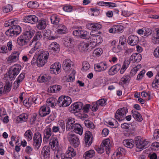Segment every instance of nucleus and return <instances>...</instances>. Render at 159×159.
I'll return each instance as SVG.
<instances>
[{
    "instance_id": "f257e3e1",
    "label": "nucleus",
    "mask_w": 159,
    "mask_h": 159,
    "mask_svg": "<svg viewBox=\"0 0 159 159\" xmlns=\"http://www.w3.org/2000/svg\"><path fill=\"white\" fill-rule=\"evenodd\" d=\"M49 53L48 51L41 52L38 55H35L31 61V64L32 65L36 63L39 67L43 66L47 62Z\"/></svg>"
},
{
    "instance_id": "f03ea898",
    "label": "nucleus",
    "mask_w": 159,
    "mask_h": 159,
    "mask_svg": "<svg viewBox=\"0 0 159 159\" xmlns=\"http://www.w3.org/2000/svg\"><path fill=\"white\" fill-rule=\"evenodd\" d=\"M75 120L72 118L67 119L66 123V130H72L75 133L82 135L83 133V129L81 125L78 123H75Z\"/></svg>"
},
{
    "instance_id": "7ed1b4c3",
    "label": "nucleus",
    "mask_w": 159,
    "mask_h": 159,
    "mask_svg": "<svg viewBox=\"0 0 159 159\" xmlns=\"http://www.w3.org/2000/svg\"><path fill=\"white\" fill-rule=\"evenodd\" d=\"M34 31H26L18 37L17 42L20 46L25 45L29 42L30 40L34 34Z\"/></svg>"
},
{
    "instance_id": "20e7f679",
    "label": "nucleus",
    "mask_w": 159,
    "mask_h": 159,
    "mask_svg": "<svg viewBox=\"0 0 159 159\" xmlns=\"http://www.w3.org/2000/svg\"><path fill=\"white\" fill-rule=\"evenodd\" d=\"M21 69L20 65L16 64L13 66L11 67L8 72V76L10 80L15 79L16 76L19 73Z\"/></svg>"
},
{
    "instance_id": "39448f33",
    "label": "nucleus",
    "mask_w": 159,
    "mask_h": 159,
    "mask_svg": "<svg viewBox=\"0 0 159 159\" xmlns=\"http://www.w3.org/2000/svg\"><path fill=\"white\" fill-rule=\"evenodd\" d=\"M21 32V28L18 25L10 27V28L5 32L6 35L9 37H15L19 34Z\"/></svg>"
},
{
    "instance_id": "423d86ee",
    "label": "nucleus",
    "mask_w": 159,
    "mask_h": 159,
    "mask_svg": "<svg viewBox=\"0 0 159 159\" xmlns=\"http://www.w3.org/2000/svg\"><path fill=\"white\" fill-rule=\"evenodd\" d=\"M128 112V109L126 107L120 108L116 111L115 117L119 121L124 120L125 119L124 116Z\"/></svg>"
},
{
    "instance_id": "0eeeda50",
    "label": "nucleus",
    "mask_w": 159,
    "mask_h": 159,
    "mask_svg": "<svg viewBox=\"0 0 159 159\" xmlns=\"http://www.w3.org/2000/svg\"><path fill=\"white\" fill-rule=\"evenodd\" d=\"M67 139L70 143L75 148L80 144L79 139L77 136L72 132L69 133L67 135Z\"/></svg>"
},
{
    "instance_id": "6e6552de",
    "label": "nucleus",
    "mask_w": 159,
    "mask_h": 159,
    "mask_svg": "<svg viewBox=\"0 0 159 159\" xmlns=\"http://www.w3.org/2000/svg\"><path fill=\"white\" fill-rule=\"evenodd\" d=\"M72 63V62L69 59L65 60L63 62V69L67 73H69L70 71L74 70L72 67L73 66Z\"/></svg>"
},
{
    "instance_id": "1a4fd4ad",
    "label": "nucleus",
    "mask_w": 159,
    "mask_h": 159,
    "mask_svg": "<svg viewBox=\"0 0 159 159\" xmlns=\"http://www.w3.org/2000/svg\"><path fill=\"white\" fill-rule=\"evenodd\" d=\"M76 153L74 152V149L71 147H69L66 153L61 154V156L62 159H72V157H74Z\"/></svg>"
},
{
    "instance_id": "9d476101",
    "label": "nucleus",
    "mask_w": 159,
    "mask_h": 159,
    "mask_svg": "<svg viewBox=\"0 0 159 159\" xmlns=\"http://www.w3.org/2000/svg\"><path fill=\"white\" fill-rule=\"evenodd\" d=\"M50 148L48 146H45L42 149L41 155L43 159H50Z\"/></svg>"
},
{
    "instance_id": "9b49d317",
    "label": "nucleus",
    "mask_w": 159,
    "mask_h": 159,
    "mask_svg": "<svg viewBox=\"0 0 159 159\" xmlns=\"http://www.w3.org/2000/svg\"><path fill=\"white\" fill-rule=\"evenodd\" d=\"M61 65L60 63L57 62L52 64L50 68V71L52 74H57L61 71Z\"/></svg>"
},
{
    "instance_id": "f8f14e48",
    "label": "nucleus",
    "mask_w": 159,
    "mask_h": 159,
    "mask_svg": "<svg viewBox=\"0 0 159 159\" xmlns=\"http://www.w3.org/2000/svg\"><path fill=\"white\" fill-rule=\"evenodd\" d=\"M23 20L25 22L34 24L38 21V18L35 15H31L24 17Z\"/></svg>"
},
{
    "instance_id": "ddd939ff",
    "label": "nucleus",
    "mask_w": 159,
    "mask_h": 159,
    "mask_svg": "<svg viewBox=\"0 0 159 159\" xmlns=\"http://www.w3.org/2000/svg\"><path fill=\"white\" fill-rule=\"evenodd\" d=\"M93 135L89 131H86L85 133L84 141L86 146L91 145L93 142Z\"/></svg>"
},
{
    "instance_id": "4468645a",
    "label": "nucleus",
    "mask_w": 159,
    "mask_h": 159,
    "mask_svg": "<svg viewBox=\"0 0 159 159\" xmlns=\"http://www.w3.org/2000/svg\"><path fill=\"white\" fill-rule=\"evenodd\" d=\"M44 136L43 140L44 141H46L52 136L54 135L53 133L52 130V128L49 126L46 127L43 131Z\"/></svg>"
},
{
    "instance_id": "2eb2a0df",
    "label": "nucleus",
    "mask_w": 159,
    "mask_h": 159,
    "mask_svg": "<svg viewBox=\"0 0 159 159\" xmlns=\"http://www.w3.org/2000/svg\"><path fill=\"white\" fill-rule=\"evenodd\" d=\"M48 50L52 53H58L60 50V46L56 42H52L49 46Z\"/></svg>"
},
{
    "instance_id": "dca6fc26",
    "label": "nucleus",
    "mask_w": 159,
    "mask_h": 159,
    "mask_svg": "<svg viewBox=\"0 0 159 159\" xmlns=\"http://www.w3.org/2000/svg\"><path fill=\"white\" fill-rule=\"evenodd\" d=\"M83 104L80 102H75L71 106V111L74 113L79 112L82 109Z\"/></svg>"
},
{
    "instance_id": "f3484780",
    "label": "nucleus",
    "mask_w": 159,
    "mask_h": 159,
    "mask_svg": "<svg viewBox=\"0 0 159 159\" xmlns=\"http://www.w3.org/2000/svg\"><path fill=\"white\" fill-rule=\"evenodd\" d=\"M50 112V108L49 107L43 106L40 108L39 114L41 117H43L49 114Z\"/></svg>"
},
{
    "instance_id": "a211bd4d",
    "label": "nucleus",
    "mask_w": 159,
    "mask_h": 159,
    "mask_svg": "<svg viewBox=\"0 0 159 159\" xmlns=\"http://www.w3.org/2000/svg\"><path fill=\"white\" fill-rule=\"evenodd\" d=\"M139 42V38L138 36L135 35L130 36L127 40L128 43L132 46L137 45Z\"/></svg>"
},
{
    "instance_id": "6ab92c4d",
    "label": "nucleus",
    "mask_w": 159,
    "mask_h": 159,
    "mask_svg": "<svg viewBox=\"0 0 159 159\" xmlns=\"http://www.w3.org/2000/svg\"><path fill=\"white\" fill-rule=\"evenodd\" d=\"M20 53L18 51L13 52L11 55L8 57L7 61L9 63L16 62L18 59Z\"/></svg>"
},
{
    "instance_id": "aec40b11",
    "label": "nucleus",
    "mask_w": 159,
    "mask_h": 159,
    "mask_svg": "<svg viewBox=\"0 0 159 159\" xmlns=\"http://www.w3.org/2000/svg\"><path fill=\"white\" fill-rule=\"evenodd\" d=\"M120 65L118 64L112 66L109 70V75H113L116 74L120 70Z\"/></svg>"
},
{
    "instance_id": "412c9836",
    "label": "nucleus",
    "mask_w": 159,
    "mask_h": 159,
    "mask_svg": "<svg viewBox=\"0 0 159 159\" xmlns=\"http://www.w3.org/2000/svg\"><path fill=\"white\" fill-rule=\"evenodd\" d=\"M28 117V114L27 113H24L21 114L17 117L16 123H19L26 122L27 120Z\"/></svg>"
},
{
    "instance_id": "4be33fe9",
    "label": "nucleus",
    "mask_w": 159,
    "mask_h": 159,
    "mask_svg": "<svg viewBox=\"0 0 159 159\" xmlns=\"http://www.w3.org/2000/svg\"><path fill=\"white\" fill-rule=\"evenodd\" d=\"M142 58V56L139 53H134L131 56L130 58V61H132V62H136L137 63L140 61Z\"/></svg>"
},
{
    "instance_id": "5701e85b",
    "label": "nucleus",
    "mask_w": 159,
    "mask_h": 159,
    "mask_svg": "<svg viewBox=\"0 0 159 159\" xmlns=\"http://www.w3.org/2000/svg\"><path fill=\"white\" fill-rule=\"evenodd\" d=\"M87 27L89 29L95 31L100 29L102 26L101 25L98 23H89L87 25Z\"/></svg>"
},
{
    "instance_id": "b1692460",
    "label": "nucleus",
    "mask_w": 159,
    "mask_h": 159,
    "mask_svg": "<svg viewBox=\"0 0 159 159\" xmlns=\"http://www.w3.org/2000/svg\"><path fill=\"white\" fill-rule=\"evenodd\" d=\"M134 141L131 139H127L123 141V144L125 147L129 148H132L134 146Z\"/></svg>"
},
{
    "instance_id": "393cba45",
    "label": "nucleus",
    "mask_w": 159,
    "mask_h": 159,
    "mask_svg": "<svg viewBox=\"0 0 159 159\" xmlns=\"http://www.w3.org/2000/svg\"><path fill=\"white\" fill-rule=\"evenodd\" d=\"M49 144L52 148L56 149L58 147V142L57 137L51 138L49 141Z\"/></svg>"
},
{
    "instance_id": "a878e982",
    "label": "nucleus",
    "mask_w": 159,
    "mask_h": 159,
    "mask_svg": "<svg viewBox=\"0 0 159 159\" xmlns=\"http://www.w3.org/2000/svg\"><path fill=\"white\" fill-rule=\"evenodd\" d=\"M110 140L109 139H106L103 141L102 143L103 145L102 147L105 149L106 153L109 154L110 152V147L109 146Z\"/></svg>"
},
{
    "instance_id": "bb28decb",
    "label": "nucleus",
    "mask_w": 159,
    "mask_h": 159,
    "mask_svg": "<svg viewBox=\"0 0 159 159\" xmlns=\"http://www.w3.org/2000/svg\"><path fill=\"white\" fill-rule=\"evenodd\" d=\"M129 125H130L129 124L124 123L121 125V127L123 129H128L127 131L128 135H131L134 133L135 130L134 128L132 129H129L130 126H129Z\"/></svg>"
},
{
    "instance_id": "cd10ccee",
    "label": "nucleus",
    "mask_w": 159,
    "mask_h": 159,
    "mask_svg": "<svg viewBox=\"0 0 159 159\" xmlns=\"http://www.w3.org/2000/svg\"><path fill=\"white\" fill-rule=\"evenodd\" d=\"M134 144H136L137 148L143 149V140L141 139L140 136H139L135 137Z\"/></svg>"
},
{
    "instance_id": "c85d7f7f",
    "label": "nucleus",
    "mask_w": 159,
    "mask_h": 159,
    "mask_svg": "<svg viewBox=\"0 0 159 159\" xmlns=\"http://www.w3.org/2000/svg\"><path fill=\"white\" fill-rule=\"evenodd\" d=\"M89 45V43H83L80 44L79 48L81 52H89L90 51L88 48Z\"/></svg>"
},
{
    "instance_id": "c756f323",
    "label": "nucleus",
    "mask_w": 159,
    "mask_h": 159,
    "mask_svg": "<svg viewBox=\"0 0 159 159\" xmlns=\"http://www.w3.org/2000/svg\"><path fill=\"white\" fill-rule=\"evenodd\" d=\"M18 21L16 20L10 19L5 22L4 26L5 27L17 26Z\"/></svg>"
},
{
    "instance_id": "7c9ffc66",
    "label": "nucleus",
    "mask_w": 159,
    "mask_h": 159,
    "mask_svg": "<svg viewBox=\"0 0 159 159\" xmlns=\"http://www.w3.org/2000/svg\"><path fill=\"white\" fill-rule=\"evenodd\" d=\"M131 112L133 116L136 120L140 122L142 120L143 118L139 112L133 110L131 111Z\"/></svg>"
},
{
    "instance_id": "2f4dec72",
    "label": "nucleus",
    "mask_w": 159,
    "mask_h": 159,
    "mask_svg": "<svg viewBox=\"0 0 159 159\" xmlns=\"http://www.w3.org/2000/svg\"><path fill=\"white\" fill-rule=\"evenodd\" d=\"M95 155V151L93 150L87 151L84 154V158L85 159H89L93 157Z\"/></svg>"
},
{
    "instance_id": "473e14b6",
    "label": "nucleus",
    "mask_w": 159,
    "mask_h": 159,
    "mask_svg": "<svg viewBox=\"0 0 159 159\" xmlns=\"http://www.w3.org/2000/svg\"><path fill=\"white\" fill-rule=\"evenodd\" d=\"M67 31V28L65 25H59L57 27V32L61 34H65Z\"/></svg>"
},
{
    "instance_id": "72a5a7b5",
    "label": "nucleus",
    "mask_w": 159,
    "mask_h": 159,
    "mask_svg": "<svg viewBox=\"0 0 159 159\" xmlns=\"http://www.w3.org/2000/svg\"><path fill=\"white\" fill-rule=\"evenodd\" d=\"M47 26L46 22L44 19H41L38 21V24L37 25V28L40 30H44Z\"/></svg>"
},
{
    "instance_id": "f704fd0d",
    "label": "nucleus",
    "mask_w": 159,
    "mask_h": 159,
    "mask_svg": "<svg viewBox=\"0 0 159 159\" xmlns=\"http://www.w3.org/2000/svg\"><path fill=\"white\" fill-rule=\"evenodd\" d=\"M51 22L55 25H57L60 21V19L56 14H53L50 17Z\"/></svg>"
},
{
    "instance_id": "c9c22d12",
    "label": "nucleus",
    "mask_w": 159,
    "mask_h": 159,
    "mask_svg": "<svg viewBox=\"0 0 159 159\" xmlns=\"http://www.w3.org/2000/svg\"><path fill=\"white\" fill-rule=\"evenodd\" d=\"M63 103H62V107H66L68 106L71 102V99L70 97L64 96Z\"/></svg>"
},
{
    "instance_id": "e433bc0d",
    "label": "nucleus",
    "mask_w": 159,
    "mask_h": 159,
    "mask_svg": "<svg viewBox=\"0 0 159 159\" xmlns=\"http://www.w3.org/2000/svg\"><path fill=\"white\" fill-rule=\"evenodd\" d=\"M61 89V86L59 85H53L51 86L48 89L49 92L57 93Z\"/></svg>"
},
{
    "instance_id": "4c0bfd02",
    "label": "nucleus",
    "mask_w": 159,
    "mask_h": 159,
    "mask_svg": "<svg viewBox=\"0 0 159 159\" xmlns=\"http://www.w3.org/2000/svg\"><path fill=\"white\" fill-rule=\"evenodd\" d=\"M83 39H86L88 40L91 39L92 38L88 35V33L87 31L81 29L80 34L79 38Z\"/></svg>"
},
{
    "instance_id": "58836bf2",
    "label": "nucleus",
    "mask_w": 159,
    "mask_h": 159,
    "mask_svg": "<svg viewBox=\"0 0 159 159\" xmlns=\"http://www.w3.org/2000/svg\"><path fill=\"white\" fill-rule=\"evenodd\" d=\"M37 99H35V100L33 99H30L29 98H27L24 100L23 101V104L24 105L26 106L27 107H30L32 104V101H33V102L35 104L36 103L35 101Z\"/></svg>"
},
{
    "instance_id": "ea45409f",
    "label": "nucleus",
    "mask_w": 159,
    "mask_h": 159,
    "mask_svg": "<svg viewBox=\"0 0 159 159\" xmlns=\"http://www.w3.org/2000/svg\"><path fill=\"white\" fill-rule=\"evenodd\" d=\"M42 37V36L41 35V32L39 31H38L35 34L33 39L31 40V42H30V45H32V43L36 41H37L40 40Z\"/></svg>"
},
{
    "instance_id": "a19ab883",
    "label": "nucleus",
    "mask_w": 159,
    "mask_h": 159,
    "mask_svg": "<svg viewBox=\"0 0 159 159\" xmlns=\"http://www.w3.org/2000/svg\"><path fill=\"white\" fill-rule=\"evenodd\" d=\"M24 137L28 141L32 140L33 137V133L30 129H29L26 131L24 134Z\"/></svg>"
},
{
    "instance_id": "79ce46f5",
    "label": "nucleus",
    "mask_w": 159,
    "mask_h": 159,
    "mask_svg": "<svg viewBox=\"0 0 159 159\" xmlns=\"http://www.w3.org/2000/svg\"><path fill=\"white\" fill-rule=\"evenodd\" d=\"M33 43L34 44V47L30 51V54L33 53L35 51L40 48L41 46V43L39 41L34 42Z\"/></svg>"
},
{
    "instance_id": "37998d69",
    "label": "nucleus",
    "mask_w": 159,
    "mask_h": 159,
    "mask_svg": "<svg viewBox=\"0 0 159 159\" xmlns=\"http://www.w3.org/2000/svg\"><path fill=\"white\" fill-rule=\"evenodd\" d=\"M50 79V77L48 76L47 75H45L42 76H39L38 79V80L39 81V82L42 83L46 82Z\"/></svg>"
},
{
    "instance_id": "c03bdc74",
    "label": "nucleus",
    "mask_w": 159,
    "mask_h": 159,
    "mask_svg": "<svg viewBox=\"0 0 159 159\" xmlns=\"http://www.w3.org/2000/svg\"><path fill=\"white\" fill-rule=\"evenodd\" d=\"M46 105L48 106L53 107L56 106L55 99L54 98H49L46 101Z\"/></svg>"
},
{
    "instance_id": "a18cd8bd",
    "label": "nucleus",
    "mask_w": 159,
    "mask_h": 159,
    "mask_svg": "<svg viewBox=\"0 0 159 159\" xmlns=\"http://www.w3.org/2000/svg\"><path fill=\"white\" fill-rule=\"evenodd\" d=\"M152 42L154 44L159 43V28L157 31V34L154 35L152 38Z\"/></svg>"
},
{
    "instance_id": "49530a36",
    "label": "nucleus",
    "mask_w": 159,
    "mask_h": 159,
    "mask_svg": "<svg viewBox=\"0 0 159 159\" xmlns=\"http://www.w3.org/2000/svg\"><path fill=\"white\" fill-rule=\"evenodd\" d=\"M125 152V149L121 147L119 148L114 153V155H116L118 158V156H122L123 154H124Z\"/></svg>"
},
{
    "instance_id": "de8ad7c7",
    "label": "nucleus",
    "mask_w": 159,
    "mask_h": 159,
    "mask_svg": "<svg viewBox=\"0 0 159 159\" xmlns=\"http://www.w3.org/2000/svg\"><path fill=\"white\" fill-rule=\"evenodd\" d=\"M84 124L85 126L88 128L93 129L95 128V126L93 122L89 120H85L84 122Z\"/></svg>"
},
{
    "instance_id": "09e8293b",
    "label": "nucleus",
    "mask_w": 159,
    "mask_h": 159,
    "mask_svg": "<svg viewBox=\"0 0 159 159\" xmlns=\"http://www.w3.org/2000/svg\"><path fill=\"white\" fill-rule=\"evenodd\" d=\"M76 72L75 70H73L69 76V77L67 79V81L68 82H72L75 80V75Z\"/></svg>"
},
{
    "instance_id": "8fccbe9b",
    "label": "nucleus",
    "mask_w": 159,
    "mask_h": 159,
    "mask_svg": "<svg viewBox=\"0 0 159 159\" xmlns=\"http://www.w3.org/2000/svg\"><path fill=\"white\" fill-rule=\"evenodd\" d=\"M77 27V28H75V30L73 31V34L74 36L76 37L77 38H79L80 36V31L81 29H82V28L81 27Z\"/></svg>"
},
{
    "instance_id": "3c124183",
    "label": "nucleus",
    "mask_w": 159,
    "mask_h": 159,
    "mask_svg": "<svg viewBox=\"0 0 159 159\" xmlns=\"http://www.w3.org/2000/svg\"><path fill=\"white\" fill-rule=\"evenodd\" d=\"M131 79L130 76L129 75H125L123 77H122L121 80V82L123 83L126 84L127 83L129 82Z\"/></svg>"
},
{
    "instance_id": "603ef678",
    "label": "nucleus",
    "mask_w": 159,
    "mask_h": 159,
    "mask_svg": "<svg viewBox=\"0 0 159 159\" xmlns=\"http://www.w3.org/2000/svg\"><path fill=\"white\" fill-rule=\"evenodd\" d=\"M102 49L101 48H98L93 51V54L94 56L99 57L102 54Z\"/></svg>"
},
{
    "instance_id": "864d4df0",
    "label": "nucleus",
    "mask_w": 159,
    "mask_h": 159,
    "mask_svg": "<svg viewBox=\"0 0 159 159\" xmlns=\"http://www.w3.org/2000/svg\"><path fill=\"white\" fill-rule=\"evenodd\" d=\"M33 145L35 150H38L41 146L42 141L38 140H33Z\"/></svg>"
},
{
    "instance_id": "5fc2aeb1",
    "label": "nucleus",
    "mask_w": 159,
    "mask_h": 159,
    "mask_svg": "<svg viewBox=\"0 0 159 159\" xmlns=\"http://www.w3.org/2000/svg\"><path fill=\"white\" fill-rule=\"evenodd\" d=\"M38 140L42 141V138L41 134L39 132H36L34 134L33 140Z\"/></svg>"
},
{
    "instance_id": "6e6d98bb",
    "label": "nucleus",
    "mask_w": 159,
    "mask_h": 159,
    "mask_svg": "<svg viewBox=\"0 0 159 159\" xmlns=\"http://www.w3.org/2000/svg\"><path fill=\"white\" fill-rule=\"evenodd\" d=\"M3 11L5 13L9 12L12 10V7L10 4H8L3 8Z\"/></svg>"
},
{
    "instance_id": "4d7b16f0",
    "label": "nucleus",
    "mask_w": 159,
    "mask_h": 159,
    "mask_svg": "<svg viewBox=\"0 0 159 159\" xmlns=\"http://www.w3.org/2000/svg\"><path fill=\"white\" fill-rule=\"evenodd\" d=\"M115 31L116 33H121L124 29V27L120 25H118L114 26Z\"/></svg>"
},
{
    "instance_id": "13d9d810",
    "label": "nucleus",
    "mask_w": 159,
    "mask_h": 159,
    "mask_svg": "<svg viewBox=\"0 0 159 159\" xmlns=\"http://www.w3.org/2000/svg\"><path fill=\"white\" fill-rule=\"evenodd\" d=\"M37 114L36 113H34L31 116L30 119V123L31 125H33L34 124L36 121Z\"/></svg>"
},
{
    "instance_id": "bf43d9fd",
    "label": "nucleus",
    "mask_w": 159,
    "mask_h": 159,
    "mask_svg": "<svg viewBox=\"0 0 159 159\" xmlns=\"http://www.w3.org/2000/svg\"><path fill=\"white\" fill-rule=\"evenodd\" d=\"M93 40L95 41L98 44L101 43L102 41V39L101 36L99 35H96L92 39Z\"/></svg>"
},
{
    "instance_id": "052dcab7",
    "label": "nucleus",
    "mask_w": 159,
    "mask_h": 159,
    "mask_svg": "<svg viewBox=\"0 0 159 159\" xmlns=\"http://www.w3.org/2000/svg\"><path fill=\"white\" fill-rule=\"evenodd\" d=\"M83 67L82 70L86 71L88 70L90 67V66L89 63L87 61H84L82 63Z\"/></svg>"
},
{
    "instance_id": "680f3d73",
    "label": "nucleus",
    "mask_w": 159,
    "mask_h": 159,
    "mask_svg": "<svg viewBox=\"0 0 159 159\" xmlns=\"http://www.w3.org/2000/svg\"><path fill=\"white\" fill-rule=\"evenodd\" d=\"M107 100L106 99H101L97 101L96 102L98 105L101 106H104L106 105Z\"/></svg>"
},
{
    "instance_id": "e2e57ef3",
    "label": "nucleus",
    "mask_w": 159,
    "mask_h": 159,
    "mask_svg": "<svg viewBox=\"0 0 159 159\" xmlns=\"http://www.w3.org/2000/svg\"><path fill=\"white\" fill-rule=\"evenodd\" d=\"M37 2H35L33 1L29 2L27 4L28 7L31 8H34L37 5Z\"/></svg>"
},
{
    "instance_id": "0e129e2a",
    "label": "nucleus",
    "mask_w": 159,
    "mask_h": 159,
    "mask_svg": "<svg viewBox=\"0 0 159 159\" xmlns=\"http://www.w3.org/2000/svg\"><path fill=\"white\" fill-rule=\"evenodd\" d=\"M100 65H102L101 70H97V72H99L101 71H103L107 69V66L106 63L105 62H101L100 63Z\"/></svg>"
},
{
    "instance_id": "69168bd1",
    "label": "nucleus",
    "mask_w": 159,
    "mask_h": 159,
    "mask_svg": "<svg viewBox=\"0 0 159 159\" xmlns=\"http://www.w3.org/2000/svg\"><path fill=\"white\" fill-rule=\"evenodd\" d=\"M64 96L62 95L60 97L57 102V104L60 107H62V103H63Z\"/></svg>"
},
{
    "instance_id": "338daca9",
    "label": "nucleus",
    "mask_w": 159,
    "mask_h": 159,
    "mask_svg": "<svg viewBox=\"0 0 159 159\" xmlns=\"http://www.w3.org/2000/svg\"><path fill=\"white\" fill-rule=\"evenodd\" d=\"M99 106L96 102L95 103H93L91 105V107H90L91 110L93 111H96L98 109Z\"/></svg>"
},
{
    "instance_id": "774afa93",
    "label": "nucleus",
    "mask_w": 159,
    "mask_h": 159,
    "mask_svg": "<svg viewBox=\"0 0 159 159\" xmlns=\"http://www.w3.org/2000/svg\"><path fill=\"white\" fill-rule=\"evenodd\" d=\"M25 77V74L24 73H21L17 78L16 80L18 82H20L22 81Z\"/></svg>"
}]
</instances>
